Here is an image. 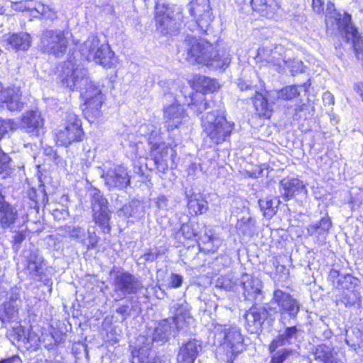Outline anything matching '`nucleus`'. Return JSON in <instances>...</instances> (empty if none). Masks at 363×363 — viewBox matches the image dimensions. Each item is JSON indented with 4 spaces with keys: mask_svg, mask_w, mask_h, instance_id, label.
Masks as SVG:
<instances>
[{
    "mask_svg": "<svg viewBox=\"0 0 363 363\" xmlns=\"http://www.w3.org/2000/svg\"><path fill=\"white\" fill-rule=\"evenodd\" d=\"M178 51L181 57L189 63L203 64L216 69H225L231 62L230 54L226 47L213 45L190 35H186L179 45Z\"/></svg>",
    "mask_w": 363,
    "mask_h": 363,
    "instance_id": "nucleus-1",
    "label": "nucleus"
},
{
    "mask_svg": "<svg viewBox=\"0 0 363 363\" xmlns=\"http://www.w3.org/2000/svg\"><path fill=\"white\" fill-rule=\"evenodd\" d=\"M201 120L203 133L211 144L219 145L229 140L234 123L227 121L222 110L209 111Z\"/></svg>",
    "mask_w": 363,
    "mask_h": 363,
    "instance_id": "nucleus-2",
    "label": "nucleus"
},
{
    "mask_svg": "<svg viewBox=\"0 0 363 363\" xmlns=\"http://www.w3.org/2000/svg\"><path fill=\"white\" fill-rule=\"evenodd\" d=\"M325 23L328 28L337 30L347 42H351L357 52V58H360L361 37L351 22V16L346 13L341 14L335 9L333 4L329 2L327 5Z\"/></svg>",
    "mask_w": 363,
    "mask_h": 363,
    "instance_id": "nucleus-3",
    "label": "nucleus"
},
{
    "mask_svg": "<svg viewBox=\"0 0 363 363\" xmlns=\"http://www.w3.org/2000/svg\"><path fill=\"white\" fill-rule=\"evenodd\" d=\"M82 56L89 62H95L105 67L113 64V52L108 44L101 43L99 38L91 35L80 46Z\"/></svg>",
    "mask_w": 363,
    "mask_h": 363,
    "instance_id": "nucleus-4",
    "label": "nucleus"
},
{
    "mask_svg": "<svg viewBox=\"0 0 363 363\" xmlns=\"http://www.w3.org/2000/svg\"><path fill=\"white\" fill-rule=\"evenodd\" d=\"M298 330L296 326L286 327L284 330H280L269 345V352L272 354L270 363H284L290 356L295 354V351L283 348L276 351L279 347L289 345L294 342L298 337Z\"/></svg>",
    "mask_w": 363,
    "mask_h": 363,
    "instance_id": "nucleus-5",
    "label": "nucleus"
},
{
    "mask_svg": "<svg viewBox=\"0 0 363 363\" xmlns=\"http://www.w3.org/2000/svg\"><path fill=\"white\" fill-rule=\"evenodd\" d=\"M78 91L84 99V114L89 121H93L101 116V107L104 99L101 89L88 77L87 83Z\"/></svg>",
    "mask_w": 363,
    "mask_h": 363,
    "instance_id": "nucleus-6",
    "label": "nucleus"
},
{
    "mask_svg": "<svg viewBox=\"0 0 363 363\" xmlns=\"http://www.w3.org/2000/svg\"><path fill=\"white\" fill-rule=\"evenodd\" d=\"M89 73L86 69L80 66L74 60L65 62L61 66L59 78L61 84L71 91L82 88L88 82Z\"/></svg>",
    "mask_w": 363,
    "mask_h": 363,
    "instance_id": "nucleus-7",
    "label": "nucleus"
},
{
    "mask_svg": "<svg viewBox=\"0 0 363 363\" xmlns=\"http://www.w3.org/2000/svg\"><path fill=\"white\" fill-rule=\"evenodd\" d=\"M84 135L82 123L73 112H67L64 126L56 134L57 143L62 146H68L74 142L81 141Z\"/></svg>",
    "mask_w": 363,
    "mask_h": 363,
    "instance_id": "nucleus-8",
    "label": "nucleus"
},
{
    "mask_svg": "<svg viewBox=\"0 0 363 363\" xmlns=\"http://www.w3.org/2000/svg\"><path fill=\"white\" fill-rule=\"evenodd\" d=\"M190 14L196 20L198 31L207 35L213 19L209 0H194L187 5Z\"/></svg>",
    "mask_w": 363,
    "mask_h": 363,
    "instance_id": "nucleus-9",
    "label": "nucleus"
},
{
    "mask_svg": "<svg viewBox=\"0 0 363 363\" xmlns=\"http://www.w3.org/2000/svg\"><path fill=\"white\" fill-rule=\"evenodd\" d=\"M271 303L277 304L280 313L279 321L284 325L286 318L295 320L300 311V303L290 294L281 289H276L274 291Z\"/></svg>",
    "mask_w": 363,
    "mask_h": 363,
    "instance_id": "nucleus-10",
    "label": "nucleus"
},
{
    "mask_svg": "<svg viewBox=\"0 0 363 363\" xmlns=\"http://www.w3.org/2000/svg\"><path fill=\"white\" fill-rule=\"evenodd\" d=\"M91 208L93 211V219L104 233L111 231L109 225L111 216L108 210V202L101 194L99 190L94 189L91 196Z\"/></svg>",
    "mask_w": 363,
    "mask_h": 363,
    "instance_id": "nucleus-11",
    "label": "nucleus"
},
{
    "mask_svg": "<svg viewBox=\"0 0 363 363\" xmlns=\"http://www.w3.org/2000/svg\"><path fill=\"white\" fill-rule=\"evenodd\" d=\"M216 336L220 344L230 349L233 354H238L244 350L243 337L240 330L235 326L218 325L216 327Z\"/></svg>",
    "mask_w": 363,
    "mask_h": 363,
    "instance_id": "nucleus-12",
    "label": "nucleus"
},
{
    "mask_svg": "<svg viewBox=\"0 0 363 363\" xmlns=\"http://www.w3.org/2000/svg\"><path fill=\"white\" fill-rule=\"evenodd\" d=\"M68 45L67 39L60 30H46L41 36L40 48L57 57L63 55Z\"/></svg>",
    "mask_w": 363,
    "mask_h": 363,
    "instance_id": "nucleus-13",
    "label": "nucleus"
},
{
    "mask_svg": "<svg viewBox=\"0 0 363 363\" xmlns=\"http://www.w3.org/2000/svg\"><path fill=\"white\" fill-rule=\"evenodd\" d=\"M180 328L181 325H177L174 319H164L157 323L154 330L150 331V335L147 333L145 338L147 340V345L153 344L154 342L163 345Z\"/></svg>",
    "mask_w": 363,
    "mask_h": 363,
    "instance_id": "nucleus-14",
    "label": "nucleus"
},
{
    "mask_svg": "<svg viewBox=\"0 0 363 363\" xmlns=\"http://www.w3.org/2000/svg\"><path fill=\"white\" fill-rule=\"evenodd\" d=\"M174 6L157 1L155 5V21L157 29L163 35L170 34L176 29V21L173 18Z\"/></svg>",
    "mask_w": 363,
    "mask_h": 363,
    "instance_id": "nucleus-15",
    "label": "nucleus"
},
{
    "mask_svg": "<svg viewBox=\"0 0 363 363\" xmlns=\"http://www.w3.org/2000/svg\"><path fill=\"white\" fill-rule=\"evenodd\" d=\"M113 286L116 292H120L123 296L136 294L144 287L142 282L133 274L129 272H118L113 279Z\"/></svg>",
    "mask_w": 363,
    "mask_h": 363,
    "instance_id": "nucleus-16",
    "label": "nucleus"
},
{
    "mask_svg": "<svg viewBox=\"0 0 363 363\" xmlns=\"http://www.w3.org/2000/svg\"><path fill=\"white\" fill-rule=\"evenodd\" d=\"M101 177L109 189H123L130 184V176L123 165L111 167L106 173L103 172Z\"/></svg>",
    "mask_w": 363,
    "mask_h": 363,
    "instance_id": "nucleus-17",
    "label": "nucleus"
},
{
    "mask_svg": "<svg viewBox=\"0 0 363 363\" xmlns=\"http://www.w3.org/2000/svg\"><path fill=\"white\" fill-rule=\"evenodd\" d=\"M26 271L33 279L43 281L45 284L50 282V279L45 277V259L36 251L30 252L26 256Z\"/></svg>",
    "mask_w": 363,
    "mask_h": 363,
    "instance_id": "nucleus-18",
    "label": "nucleus"
},
{
    "mask_svg": "<svg viewBox=\"0 0 363 363\" xmlns=\"http://www.w3.org/2000/svg\"><path fill=\"white\" fill-rule=\"evenodd\" d=\"M267 317L268 312L264 307L252 306L245 314L248 331L251 333H257Z\"/></svg>",
    "mask_w": 363,
    "mask_h": 363,
    "instance_id": "nucleus-19",
    "label": "nucleus"
},
{
    "mask_svg": "<svg viewBox=\"0 0 363 363\" xmlns=\"http://www.w3.org/2000/svg\"><path fill=\"white\" fill-rule=\"evenodd\" d=\"M44 120L38 111H28L23 113L20 127L26 132L38 136L43 129Z\"/></svg>",
    "mask_w": 363,
    "mask_h": 363,
    "instance_id": "nucleus-20",
    "label": "nucleus"
},
{
    "mask_svg": "<svg viewBox=\"0 0 363 363\" xmlns=\"http://www.w3.org/2000/svg\"><path fill=\"white\" fill-rule=\"evenodd\" d=\"M187 117L184 107L178 104H173L164 108V118L169 130L177 128Z\"/></svg>",
    "mask_w": 363,
    "mask_h": 363,
    "instance_id": "nucleus-21",
    "label": "nucleus"
},
{
    "mask_svg": "<svg viewBox=\"0 0 363 363\" xmlns=\"http://www.w3.org/2000/svg\"><path fill=\"white\" fill-rule=\"evenodd\" d=\"M240 284L245 299L256 301L262 296V283L258 278L245 274L241 277Z\"/></svg>",
    "mask_w": 363,
    "mask_h": 363,
    "instance_id": "nucleus-22",
    "label": "nucleus"
},
{
    "mask_svg": "<svg viewBox=\"0 0 363 363\" xmlns=\"http://www.w3.org/2000/svg\"><path fill=\"white\" fill-rule=\"evenodd\" d=\"M329 279L335 287L339 289L354 291L359 285V280L350 274H342L336 269H332L329 272Z\"/></svg>",
    "mask_w": 363,
    "mask_h": 363,
    "instance_id": "nucleus-23",
    "label": "nucleus"
},
{
    "mask_svg": "<svg viewBox=\"0 0 363 363\" xmlns=\"http://www.w3.org/2000/svg\"><path fill=\"white\" fill-rule=\"evenodd\" d=\"M280 186L282 188L281 194L285 201L302 193L306 195L308 192L303 182L297 178H284L281 180Z\"/></svg>",
    "mask_w": 363,
    "mask_h": 363,
    "instance_id": "nucleus-24",
    "label": "nucleus"
},
{
    "mask_svg": "<svg viewBox=\"0 0 363 363\" xmlns=\"http://www.w3.org/2000/svg\"><path fill=\"white\" fill-rule=\"evenodd\" d=\"M201 350L199 341L193 339L183 344L177 355L178 363H194L199 352Z\"/></svg>",
    "mask_w": 363,
    "mask_h": 363,
    "instance_id": "nucleus-25",
    "label": "nucleus"
},
{
    "mask_svg": "<svg viewBox=\"0 0 363 363\" xmlns=\"http://www.w3.org/2000/svg\"><path fill=\"white\" fill-rule=\"evenodd\" d=\"M250 3L255 11L267 18H274L280 10V6L276 0H251Z\"/></svg>",
    "mask_w": 363,
    "mask_h": 363,
    "instance_id": "nucleus-26",
    "label": "nucleus"
},
{
    "mask_svg": "<svg viewBox=\"0 0 363 363\" xmlns=\"http://www.w3.org/2000/svg\"><path fill=\"white\" fill-rule=\"evenodd\" d=\"M173 152L165 143L154 144L151 149V156L160 172H164L168 167L169 152Z\"/></svg>",
    "mask_w": 363,
    "mask_h": 363,
    "instance_id": "nucleus-27",
    "label": "nucleus"
},
{
    "mask_svg": "<svg viewBox=\"0 0 363 363\" xmlns=\"http://www.w3.org/2000/svg\"><path fill=\"white\" fill-rule=\"evenodd\" d=\"M21 93L17 88H8L0 91V101L10 111L21 109L23 104L21 102Z\"/></svg>",
    "mask_w": 363,
    "mask_h": 363,
    "instance_id": "nucleus-28",
    "label": "nucleus"
},
{
    "mask_svg": "<svg viewBox=\"0 0 363 363\" xmlns=\"http://www.w3.org/2000/svg\"><path fill=\"white\" fill-rule=\"evenodd\" d=\"M18 218L16 209L5 200L0 194V226L3 228H9Z\"/></svg>",
    "mask_w": 363,
    "mask_h": 363,
    "instance_id": "nucleus-29",
    "label": "nucleus"
},
{
    "mask_svg": "<svg viewBox=\"0 0 363 363\" xmlns=\"http://www.w3.org/2000/svg\"><path fill=\"white\" fill-rule=\"evenodd\" d=\"M314 361L321 363H340L337 352L331 345H318L313 352Z\"/></svg>",
    "mask_w": 363,
    "mask_h": 363,
    "instance_id": "nucleus-30",
    "label": "nucleus"
},
{
    "mask_svg": "<svg viewBox=\"0 0 363 363\" xmlns=\"http://www.w3.org/2000/svg\"><path fill=\"white\" fill-rule=\"evenodd\" d=\"M7 43L16 50L26 51L31 45V38L27 33H13L7 40Z\"/></svg>",
    "mask_w": 363,
    "mask_h": 363,
    "instance_id": "nucleus-31",
    "label": "nucleus"
},
{
    "mask_svg": "<svg viewBox=\"0 0 363 363\" xmlns=\"http://www.w3.org/2000/svg\"><path fill=\"white\" fill-rule=\"evenodd\" d=\"M117 214L119 217L139 219L144 216V207L139 201H133L120 208Z\"/></svg>",
    "mask_w": 363,
    "mask_h": 363,
    "instance_id": "nucleus-32",
    "label": "nucleus"
},
{
    "mask_svg": "<svg viewBox=\"0 0 363 363\" xmlns=\"http://www.w3.org/2000/svg\"><path fill=\"white\" fill-rule=\"evenodd\" d=\"M280 201L275 196H267L259 200V206L267 218H272L277 212Z\"/></svg>",
    "mask_w": 363,
    "mask_h": 363,
    "instance_id": "nucleus-33",
    "label": "nucleus"
},
{
    "mask_svg": "<svg viewBox=\"0 0 363 363\" xmlns=\"http://www.w3.org/2000/svg\"><path fill=\"white\" fill-rule=\"evenodd\" d=\"M251 99L253 100V104L257 113L264 118L271 116V109L266 98L257 91H255V94L252 96Z\"/></svg>",
    "mask_w": 363,
    "mask_h": 363,
    "instance_id": "nucleus-34",
    "label": "nucleus"
},
{
    "mask_svg": "<svg viewBox=\"0 0 363 363\" xmlns=\"http://www.w3.org/2000/svg\"><path fill=\"white\" fill-rule=\"evenodd\" d=\"M332 221L328 216L322 218L318 222L311 224L307 231L311 235H325L329 233Z\"/></svg>",
    "mask_w": 363,
    "mask_h": 363,
    "instance_id": "nucleus-35",
    "label": "nucleus"
},
{
    "mask_svg": "<svg viewBox=\"0 0 363 363\" xmlns=\"http://www.w3.org/2000/svg\"><path fill=\"white\" fill-rule=\"evenodd\" d=\"M189 107L190 109L196 114H200L208 109H211V111L221 110L219 108L218 106H216L215 102L208 101L206 99L203 97L199 100L194 99V101L189 104Z\"/></svg>",
    "mask_w": 363,
    "mask_h": 363,
    "instance_id": "nucleus-36",
    "label": "nucleus"
},
{
    "mask_svg": "<svg viewBox=\"0 0 363 363\" xmlns=\"http://www.w3.org/2000/svg\"><path fill=\"white\" fill-rule=\"evenodd\" d=\"M203 249L208 252H215L222 244V240L211 233H206L201 238Z\"/></svg>",
    "mask_w": 363,
    "mask_h": 363,
    "instance_id": "nucleus-37",
    "label": "nucleus"
},
{
    "mask_svg": "<svg viewBox=\"0 0 363 363\" xmlns=\"http://www.w3.org/2000/svg\"><path fill=\"white\" fill-rule=\"evenodd\" d=\"M255 220L251 217H242L238 220L237 230L247 236H252L255 232Z\"/></svg>",
    "mask_w": 363,
    "mask_h": 363,
    "instance_id": "nucleus-38",
    "label": "nucleus"
},
{
    "mask_svg": "<svg viewBox=\"0 0 363 363\" xmlns=\"http://www.w3.org/2000/svg\"><path fill=\"white\" fill-rule=\"evenodd\" d=\"M62 229L71 239L77 240L82 245L86 244V232L83 228L65 225Z\"/></svg>",
    "mask_w": 363,
    "mask_h": 363,
    "instance_id": "nucleus-39",
    "label": "nucleus"
},
{
    "mask_svg": "<svg viewBox=\"0 0 363 363\" xmlns=\"http://www.w3.org/2000/svg\"><path fill=\"white\" fill-rule=\"evenodd\" d=\"M28 196L31 201H34L35 208L44 207L48 202V197L43 187L40 188L38 191L35 189H30Z\"/></svg>",
    "mask_w": 363,
    "mask_h": 363,
    "instance_id": "nucleus-40",
    "label": "nucleus"
},
{
    "mask_svg": "<svg viewBox=\"0 0 363 363\" xmlns=\"http://www.w3.org/2000/svg\"><path fill=\"white\" fill-rule=\"evenodd\" d=\"M271 63L270 65H273L276 67V69L280 72L281 69H284V64L282 62V59L284 57L285 54H288L284 48L281 45H277L274 49L273 51L271 52Z\"/></svg>",
    "mask_w": 363,
    "mask_h": 363,
    "instance_id": "nucleus-41",
    "label": "nucleus"
},
{
    "mask_svg": "<svg viewBox=\"0 0 363 363\" xmlns=\"http://www.w3.org/2000/svg\"><path fill=\"white\" fill-rule=\"evenodd\" d=\"M7 334L12 342L16 341L23 344H26L28 342L25 328L17 323L11 330L8 331Z\"/></svg>",
    "mask_w": 363,
    "mask_h": 363,
    "instance_id": "nucleus-42",
    "label": "nucleus"
},
{
    "mask_svg": "<svg viewBox=\"0 0 363 363\" xmlns=\"http://www.w3.org/2000/svg\"><path fill=\"white\" fill-rule=\"evenodd\" d=\"M189 306L187 303L177 304L175 306V313L172 318L169 319H174L177 325H180L181 323L186 321V319L190 318Z\"/></svg>",
    "mask_w": 363,
    "mask_h": 363,
    "instance_id": "nucleus-43",
    "label": "nucleus"
},
{
    "mask_svg": "<svg viewBox=\"0 0 363 363\" xmlns=\"http://www.w3.org/2000/svg\"><path fill=\"white\" fill-rule=\"evenodd\" d=\"M139 348L135 350V352H140L138 354V358L142 362H145L149 356V351L151 349L152 344L147 345V340L145 338V335H141L138 338Z\"/></svg>",
    "mask_w": 363,
    "mask_h": 363,
    "instance_id": "nucleus-44",
    "label": "nucleus"
},
{
    "mask_svg": "<svg viewBox=\"0 0 363 363\" xmlns=\"http://www.w3.org/2000/svg\"><path fill=\"white\" fill-rule=\"evenodd\" d=\"M139 348L135 350V352H140L138 354V358L142 362H145L149 356V351L151 349L152 344L147 345V340L145 338V335H141L138 338Z\"/></svg>",
    "mask_w": 363,
    "mask_h": 363,
    "instance_id": "nucleus-45",
    "label": "nucleus"
},
{
    "mask_svg": "<svg viewBox=\"0 0 363 363\" xmlns=\"http://www.w3.org/2000/svg\"><path fill=\"white\" fill-rule=\"evenodd\" d=\"M360 301L359 294L354 291H348L347 293L343 294L341 298L337 299V303H343L345 306H352Z\"/></svg>",
    "mask_w": 363,
    "mask_h": 363,
    "instance_id": "nucleus-46",
    "label": "nucleus"
},
{
    "mask_svg": "<svg viewBox=\"0 0 363 363\" xmlns=\"http://www.w3.org/2000/svg\"><path fill=\"white\" fill-rule=\"evenodd\" d=\"M11 158L0 149V174L9 175L11 172Z\"/></svg>",
    "mask_w": 363,
    "mask_h": 363,
    "instance_id": "nucleus-47",
    "label": "nucleus"
},
{
    "mask_svg": "<svg viewBox=\"0 0 363 363\" xmlns=\"http://www.w3.org/2000/svg\"><path fill=\"white\" fill-rule=\"evenodd\" d=\"M9 301L6 302V308L9 309L11 307V313L18 308L17 301H20V289L17 287L11 288L9 294Z\"/></svg>",
    "mask_w": 363,
    "mask_h": 363,
    "instance_id": "nucleus-48",
    "label": "nucleus"
},
{
    "mask_svg": "<svg viewBox=\"0 0 363 363\" xmlns=\"http://www.w3.org/2000/svg\"><path fill=\"white\" fill-rule=\"evenodd\" d=\"M282 62L284 64V67H289L292 72H298L302 70V62L297 59L291 58L288 54L284 55Z\"/></svg>",
    "mask_w": 363,
    "mask_h": 363,
    "instance_id": "nucleus-49",
    "label": "nucleus"
},
{
    "mask_svg": "<svg viewBox=\"0 0 363 363\" xmlns=\"http://www.w3.org/2000/svg\"><path fill=\"white\" fill-rule=\"evenodd\" d=\"M139 133L145 137H147L152 143V140H155L158 135L156 127L152 124H143L139 128Z\"/></svg>",
    "mask_w": 363,
    "mask_h": 363,
    "instance_id": "nucleus-50",
    "label": "nucleus"
},
{
    "mask_svg": "<svg viewBox=\"0 0 363 363\" xmlns=\"http://www.w3.org/2000/svg\"><path fill=\"white\" fill-rule=\"evenodd\" d=\"M298 95L299 91L296 86H289L280 91L279 97L284 100H291Z\"/></svg>",
    "mask_w": 363,
    "mask_h": 363,
    "instance_id": "nucleus-51",
    "label": "nucleus"
},
{
    "mask_svg": "<svg viewBox=\"0 0 363 363\" xmlns=\"http://www.w3.org/2000/svg\"><path fill=\"white\" fill-rule=\"evenodd\" d=\"M188 206L189 208L193 209L196 214H202L206 212L208 208L207 202L205 201H199L197 200L191 199L188 202Z\"/></svg>",
    "mask_w": 363,
    "mask_h": 363,
    "instance_id": "nucleus-52",
    "label": "nucleus"
},
{
    "mask_svg": "<svg viewBox=\"0 0 363 363\" xmlns=\"http://www.w3.org/2000/svg\"><path fill=\"white\" fill-rule=\"evenodd\" d=\"M216 285L220 288L231 291L233 290L235 286V282L228 277H221L218 279Z\"/></svg>",
    "mask_w": 363,
    "mask_h": 363,
    "instance_id": "nucleus-53",
    "label": "nucleus"
},
{
    "mask_svg": "<svg viewBox=\"0 0 363 363\" xmlns=\"http://www.w3.org/2000/svg\"><path fill=\"white\" fill-rule=\"evenodd\" d=\"M88 240L86 239V244H82L86 247L87 250H94L96 247L99 240V238L96 235L95 232L87 230Z\"/></svg>",
    "mask_w": 363,
    "mask_h": 363,
    "instance_id": "nucleus-54",
    "label": "nucleus"
},
{
    "mask_svg": "<svg viewBox=\"0 0 363 363\" xmlns=\"http://www.w3.org/2000/svg\"><path fill=\"white\" fill-rule=\"evenodd\" d=\"M24 4H26L27 11L43 12V4L35 0H24Z\"/></svg>",
    "mask_w": 363,
    "mask_h": 363,
    "instance_id": "nucleus-55",
    "label": "nucleus"
},
{
    "mask_svg": "<svg viewBox=\"0 0 363 363\" xmlns=\"http://www.w3.org/2000/svg\"><path fill=\"white\" fill-rule=\"evenodd\" d=\"M202 86L206 91L213 92L219 88V84L216 79L204 77Z\"/></svg>",
    "mask_w": 363,
    "mask_h": 363,
    "instance_id": "nucleus-56",
    "label": "nucleus"
},
{
    "mask_svg": "<svg viewBox=\"0 0 363 363\" xmlns=\"http://www.w3.org/2000/svg\"><path fill=\"white\" fill-rule=\"evenodd\" d=\"M180 231L186 239H192L196 236V230L189 223H184L180 228Z\"/></svg>",
    "mask_w": 363,
    "mask_h": 363,
    "instance_id": "nucleus-57",
    "label": "nucleus"
},
{
    "mask_svg": "<svg viewBox=\"0 0 363 363\" xmlns=\"http://www.w3.org/2000/svg\"><path fill=\"white\" fill-rule=\"evenodd\" d=\"M272 51H273V49L269 48H259L258 49V52H257V57L260 60H262L263 61H265L267 63L270 64L271 63L270 58L272 57L271 52H272Z\"/></svg>",
    "mask_w": 363,
    "mask_h": 363,
    "instance_id": "nucleus-58",
    "label": "nucleus"
},
{
    "mask_svg": "<svg viewBox=\"0 0 363 363\" xmlns=\"http://www.w3.org/2000/svg\"><path fill=\"white\" fill-rule=\"evenodd\" d=\"M272 264L275 267L277 274H279L281 279L286 278L289 276V270L283 264H280L277 259L272 260Z\"/></svg>",
    "mask_w": 363,
    "mask_h": 363,
    "instance_id": "nucleus-59",
    "label": "nucleus"
},
{
    "mask_svg": "<svg viewBox=\"0 0 363 363\" xmlns=\"http://www.w3.org/2000/svg\"><path fill=\"white\" fill-rule=\"evenodd\" d=\"M354 191H355V189H352L351 191H350V203L351 204V208L352 209H353L354 208H356V207H359L362 203V196H361V192H359V195L357 194V193H355L354 192ZM359 191H360L359 190Z\"/></svg>",
    "mask_w": 363,
    "mask_h": 363,
    "instance_id": "nucleus-60",
    "label": "nucleus"
},
{
    "mask_svg": "<svg viewBox=\"0 0 363 363\" xmlns=\"http://www.w3.org/2000/svg\"><path fill=\"white\" fill-rule=\"evenodd\" d=\"M238 86L241 91H248L250 92L249 97H251L255 94V91H257L256 89L252 86L250 84L244 82L242 80H240L238 83Z\"/></svg>",
    "mask_w": 363,
    "mask_h": 363,
    "instance_id": "nucleus-61",
    "label": "nucleus"
},
{
    "mask_svg": "<svg viewBox=\"0 0 363 363\" xmlns=\"http://www.w3.org/2000/svg\"><path fill=\"white\" fill-rule=\"evenodd\" d=\"M13 121L11 120H3L0 118V139L11 128Z\"/></svg>",
    "mask_w": 363,
    "mask_h": 363,
    "instance_id": "nucleus-62",
    "label": "nucleus"
},
{
    "mask_svg": "<svg viewBox=\"0 0 363 363\" xmlns=\"http://www.w3.org/2000/svg\"><path fill=\"white\" fill-rule=\"evenodd\" d=\"M183 277L177 274H172L169 278V285L172 288H179L182 286Z\"/></svg>",
    "mask_w": 363,
    "mask_h": 363,
    "instance_id": "nucleus-63",
    "label": "nucleus"
},
{
    "mask_svg": "<svg viewBox=\"0 0 363 363\" xmlns=\"http://www.w3.org/2000/svg\"><path fill=\"white\" fill-rule=\"evenodd\" d=\"M43 12H38V13H40L45 18L51 20L55 19L56 18V12L52 8L45 4H43Z\"/></svg>",
    "mask_w": 363,
    "mask_h": 363,
    "instance_id": "nucleus-64",
    "label": "nucleus"
}]
</instances>
